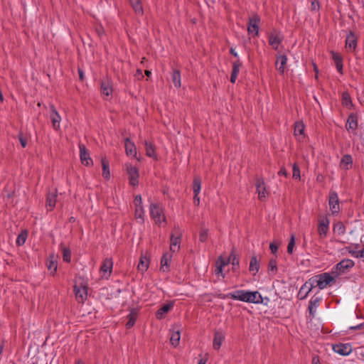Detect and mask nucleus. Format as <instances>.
<instances>
[{"instance_id": "f257e3e1", "label": "nucleus", "mask_w": 364, "mask_h": 364, "mask_svg": "<svg viewBox=\"0 0 364 364\" xmlns=\"http://www.w3.org/2000/svg\"><path fill=\"white\" fill-rule=\"evenodd\" d=\"M334 281V278L328 273H324L316 276L303 284V290H306V293H310L315 287H318L319 289H323L331 282Z\"/></svg>"}, {"instance_id": "f03ea898", "label": "nucleus", "mask_w": 364, "mask_h": 364, "mask_svg": "<svg viewBox=\"0 0 364 364\" xmlns=\"http://www.w3.org/2000/svg\"><path fill=\"white\" fill-rule=\"evenodd\" d=\"M149 210L151 216L154 220L156 224L159 225L162 222L166 221L165 216L163 213V210L157 204L151 203Z\"/></svg>"}, {"instance_id": "7ed1b4c3", "label": "nucleus", "mask_w": 364, "mask_h": 364, "mask_svg": "<svg viewBox=\"0 0 364 364\" xmlns=\"http://www.w3.org/2000/svg\"><path fill=\"white\" fill-rule=\"evenodd\" d=\"M284 36L281 31L273 30L268 35V43L274 50H277Z\"/></svg>"}, {"instance_id": "20e7f679", "label": "nucleus", "mask_w": 364, "mask_h": 364, "mask_svg": "<svg viewBox=\"0 0 364 364\" xmlns=\"http://www.w3.org/2000/svg\"><path fill=\"white\" fill-rule=\"evenodd\" d=\"M74 291L77 301L80 303H83L84 301L87 299V296L86 285L82 283H76L74 287Z\"/></svg>"}, {"instance_id": "39448f33", "label": "nucleus", "mask_w": 364, "mask_h": 364, "mask_svg": "<svg viewBox=\"0 0 364 364\" xmlns=\"http://www.w3.org/2000/svg\"><path fill=\"white\" fill-rule=\"evenodd\" d=\"M101 95L106 100L111 98L113 93L112 82L108 80H103L101 83Z\"/></svg>"}, {"instance_id": "423d86ee", "label": "nucleus", "mask_w": 364, "mask_h": 364, "mask_svg": "<svg viewBox=\"0 0 364 364\" xmlns=\"http://www.w3.org/2000/svg\"><path fill=\"white\" fill-rule=\"evenodd\" d=\"M328 203L332 214L338 213L340 209L339 200L338 194L335 191L330 193Z\"/></svg>"}, {"instance_id": "0eeeda50", "label": "nucleus", "mask_w": 364, "mask_h": 364, "mask_svg": "<svg viewBox=\"0 0 364 364\" xmlns=\"http://www.w3.org/2000/svg\"><path fill=\"white\" fill-rule=\"evenodd\" d=\"M127 174L129 175V183L133 186H137L139 178V173L137 168L132 165H127Z\"/></svg>"}, {"instance_id": "6e6552de", "label": "nucleus", "mask_w": 364, "mask_h": 364, "mask_svg": "<svg viewBox=\"0 0 364 364\" xmlns=\"http://www.w3.org/2000/svg\"><path fill=\"white\" fill-rule=\"evenodd\" d=\"M260 18L258 16L255 15L250 18L247 31L249 33H255L257 36L259 33V23Z\"/></svg>"}, {"instance_id": "1a4fd4ad", "label": "nucleus", "mask_w": 364, "mask_h": 364, "mask_svg": "<svg viewBox=\"0 0 364 364\" xmlns=\"http://www.w3.org/2000/svg\"><path fill=\"white\" fill-rule=\"evenodd\" d=\"M135 216L136 218L144 220V209L142 206V199L141 195H137L134 198Z\"/></svg>"}, {"instance_id": "9d476101", "label": "nucleus", "mask_w": 364, "mask_h": 364, "mask_svg": "<svg viewBox=\"0 0 364 364\" xmlns=\"http://www.w3.org/2000/svg\"><path fill=\"white\" fill-rule=\"evenodd\" d=\"M255 186H256V188H257V192L258 193L259 199L263 200V199L266 198V197L268 195V193L266 190V186H265L264 181L262 179L257 178L256 181Z\"/></svg>"}, {"instance_id": "9b49d317", "label": "nucleus", "mask_w": 364, "mask_h": 364, "mask_svg": "<svg viewBox=\"0 0 364 364\" xmlns=\"http://www.w3.org/2000/svg\"><path fill=\"white\" fill-rule=\"evenodd\" d=\"M333 349L334 352H336L340 355H347L350 354V352L352 351L351 346L348 343L336 344L333 346Z\"/></svg>"}, {"instance_id": "f8f14e48", "label": "nucleus", "mask_w": 364, "mask_h": 364, "mask_svg": "<svg viewBox=\"0 0 364 364\" xmlns=\"http://www.w3.org/2000/svg\"><path fill=\"white\" fill-rule=\"evenodd\" d=\"M79 148H80V160H81L82 163L86 166L90 165L92 162V161L91 158L90 157V154H89L84 144H80Z\"/></svg>"}, {"instance_id": "ddd939ff", "label": "nucleus", "mask_w": 364, "mask_h": 364, "mask_svg": "<svg viewBox=\"0 0 364 364\" xmlns=\"http://www.w3.org/2000/svg\"><path fill=\"white\" fill-rule=\"evenodd\" d=\"M329 220L327 218H323L319 221L318 231L321 237H325L328 230Z\"/></svg>"}, {"instance_id": "4468645a", "label": "nucleus", "mask_w": 364, "mask_h": 364, "mask_svg": "<svg viewBox=\"0 0 364 364\" xmlns=\"http://www.w3.org/2000/svg\"><path fill=\"white\" fill-rule=\"evenodd\" d=\"M113 262L112 260L109 258H106L100 267V272L103 274L102 277L107 278L106 276L108 274V276L110 274L112 270Z\"/></svg>"}, {"instance_id": "2eb2a0df", "label": "nucleus", "mask_w": 364, "mask_h": 364, "mask_svg": "<svg viewBox=\"0 0 364 364\" xmlns=\"http://www.w3.org/2000/svg\"><path fill=\"white\" fill-rule=\"evenodd\" d=\"M247 294H248V291H247L238 290V291H236L232 293H230V294H227L226 297L230 298V299H235V300H240V301L247 302Z\"/></svg>"}, {"instance_id": "dca6fc26", "label": "nucleus", "mask_w": 364, "mask_h": 364, "mask_svg": "<svg viewBox=\"0 0 364 364\" xmlns=\"http://www.w3.org/2000/svg\"><path fill=\"white\" fill-rule=\"evenodd\" d=\"M287 63V57L285 55H279L277 57L276 67L277 70L280 74H284L285 72L286 65Z\"/></svg>"}, {"instance_id": "f3484780", "label": "nucleus", "mask_w": 364, "mask_h": 364, "mask_svg": "<svg viewBox=\"0 0 364 364\" xmlns=\"http://www.w3.org/2000/svg\"><path fill=\"white\" fill-rule=\"evenodd\" d=\"M321 301V297H312L309 301V311L310 316L314 318L316 313V309Z\"/></svg>"}, {"instance_id": "a211bd4d", "label": "nucleus", "mask_w": 364, "mask_h": 364, "mask_svg": "<svg viewBox=\"0 0 364 364\" xmlns=\"http://www.w3.org/2000/svg\"><path fill=\"white\" fill-rule=\"evenodd\" d=\"M354 262L351 259H343L336 266V270L339 273H343L346 269L353 267Z\"/></svg>"}, {"instance_id": "6ab92c4d", "label": "nucleus", "mask_w": 364, "mask_h": 364, "mask_svg": "<svg viewBox=\"0 0 364 364\" xmlns=\"http://www.w3.org/2000/svg\"><path fill=\"white\" fill-rule=\"evenodd\" d=\"M170 242V250L172 252L178 251L180 250L181 235L174 236V235L172 234L171 235Z\"/></svg>"}, {"instance_id": "aec40b11", "label": "nucleus", "mask_w": 364, "mask_h": 364, "mask_svg": "<svg viewBox=\"0 0 364 364\" xmlns=\"http://www.w3.org/2000/svg\"><path fill=\"white\" fill-rule=\"evenodd\" d=\"M57 197V191L53 193L49 192L47 196L46 208L48 210H51L55 205Z\"/></svg>"}, {"instance_id": "412c9836", "label": "nucleus", "mask_w": 364, "mask_h": 364, "mask_svg": "<svg viewBox=\"0 0 364 364\" xmlns=\"http://www.w3.org/2000/svg\"><path fill=\"white\" fill-rule=\"evenodd\" d=\"M129 2L136 15L142 16L144 14L141 0H129Z\"/></svg>"}, {"instance_id": "4be33fe9", "label": "nucleus", "mask_w": 364, "mask_h": 364, "mask_svg": "<svg viewBox=\"0 0 364 364\" xmlns=\"http://www.w3.org/2000/svg\"><path fill=\"white\" fill-rule=\"evenodd\" d=\"M357 46V39L355 34L350 32L346 37V47L350 50H355Z\"/></svg>"}, {"instance_id": "5701e85b", "label": "nucleus", "mask_w": 364, "mask_h": 364, "mask_svg": "<svg viewBox=\"0 0 364 364\" xmlns=\"http://www.w3.org/2000/svg\"><path fill=\"white\" fill-rule=\"evenodd\" d=\"M125 150L128 156H135L136 154V148L135 144L130 141L129 138L125 139Z\"/></svg>"}, {"instance_id": "b1692460", "label": "nucleus", "mask_w": 364, "mask_h": 364, "mask_svg": "<svg viewBox=\"0 0 364 364\" xmlns=\"http://www.w3.org/2000/svg\"><path fill=\"white\" fill-rule=\"evenodd\" d=\"M247 302L259 304L262 303V296L259 294L258 291H248Z\"/></svg>"}, {"instance_id": "393cba45", "label": "nucleus", "mask_w": 364, "mask_h": 364, "mask_svg": "<svg viewBox=\"0 0 364 364\" xmlns=\"http://www.w3.org/2000/svg\"><path fill=\"white\" fill-rule=\"evenodd\" d=\"M331 55H332V58L336 64V67L338 72L340 73L341 74H342L343 73V58H342V57L339 54H338L333 51L331 52Z\"/></svg>"}, {"instance_id": "a878e982", "label": "nucleus", "mask_w": 364, "mask_h": 364, "mask_svg": "<svg viewBox=\"0 0 364 364\" xmlns=\"http://www.w3.org/2000/svg\"><path fill=\"white\" fill-rule=\"evenodd\" d=\"M224 338H225V336L223 335V333L219 332V331H216L215 333L213 344L214 349L218 350L220 348V346L222 345V342L224 340Z\"/></svg>"}, {"instance_id": "bb28decb", "label": "nucleus", "mask_w": 364, "mask_h": 364, "mask_svg": "<svg viewBox=\"0 0 364 364\" xmlns=\"http://www.w3.org/2000/svg\"><path fill=\"white\" fill-rule=\"evenodd\" d=\"M304 124L302 122H296L294 126V135L299 140L304 138Z\"/></svg>"}, {"instance_id": "cd10ccee", "label": "nucleus", "mask_w": 364, "mask_h": 364, "mask_svg": "<svg viewBox=\"0 0 364 364\" xmlns=\"http://www.w3.org/2000/svg\"><path fill=\"white\" fill-rule=\"evenodd\" d=\"M138 312L136 309H132L129 315L127 316L128 321L126 323L127 328H132L136 320Z\"/></svg>"}, {"instance_id": "c85d7f7f", "label": "nucleus", "mask_w": 364, "mask_h": 364, "mask_svg": "<svg viewBox=\"0 0 364 364\" xmlns=\"http://www.w3.org/2000/svg\"><path fill=\"white\" fill-rule=\"evenodd\" d=\"M171 259V255L169 253L164 254L161 260V270L163 272H166L168 270V264Z\"/></svg>"}, {"instance_id": "c756f323", "label": "nucleus", "mask_w": 364, "mask_h": 364, "mask_svg": "<svg viewBox=\"0 0 364 364\" xmlns=\"http://www.w3.org/2000/svg\"><path fill=\"white\" fill-rule=\"evenodd\" d=\"M358 126L357 115H349L347 119L346 129L348 130H355Z\"/></svg>"}, {"instance_id": "7c9ffc66", "label": "nucleus", "mask_w": 364, "mask_h": 364, "mask_svg": "<svg viewBox=\"0 0 364 364\" xmlns=\"http://www.w3.org/2000/svg\"><path fill=\"white\" fill-rule=\"evenodd\" d=\"M352 163H353V159H352L351 156L348 155V154H346L343 156V158L341 161L340 166L343 169L348 170V169H349Z\"/></svg>"}, {"instance_id": "2f4dec72", "label": "nucleus", "mask_w": 364, "mask_h": 364, "mask_svg": "<svg viewBox=\"0 0 364 364\" xmlns=\"http://www.w3.org/2000/svg\"><path fill=\"white\" fill-rule=\"evenodd\" d=\"M173 307L172 304H167L160 308L156 312V317L159 319H161L164 317L165 314L168 313Z\"/></svg>"}, {"instance_id": "473e14b6", "label": "nucleus", "mask_w": 364, "mask_h": 364, "mask_svg": "<svg viewBox=\"0 0 364 364\" xmlns=\"http://www.w3.org/2000/svg\"><path fill=\"white\" fill-rule=\"evenodd\" d=\"M181 333L179 329L173 330L171 332L170 342L173 347H176L179 344Z\"/></svg>"}, {"instance_id": "72a5a7b5", "label": "nucleus", "mask_w": 364, "mask_h": 364, "mask_svg": "<svg viewBox=\"0 0 364 364\" xmlns=\"http://www.w3.org/2000/svg\"><path fill=\"white\" fill-rule=\"evenodd\" d=\"M341 102L342 105L346 107L347 109H351L353 107V103L351 101V97L348 92H344L341 96Z\"/></svg>"}, {"instance_id": "f704fd0d", "label": "nucleus", "mask_w": 364, "mask_h": 364, "mask_svg": "<svg viewBox=\"0 0 364 364\" xmlns=\"http://www.w3.org/2000/svg\"><path fill=\"white\" fill-rule=\"evenodd\" d=\"M149 267V259L146 256H141L138 264V269L141 272H144Z\"/></svg>"}, {"instance_id": "c9c22d12", "label": "nucleus", "mask_w": 364, "mask_h": 364, "mask_svg": "<svg viewBox=\"0 0 364 364\" xmlns=\"http://www.w3.org/2000/svg\"><path fill=\"white\" fill-rule=\"evenodd\" d=\"M172 82L174 86L177 88L180 87L181 85V74L178 70H173L171 75Z\"/></svg>"}, {"instance_id": "e433bc0d", "label": "nucleus", "mask_w": 364, "mask_h": 364, "mask_svg": "<svg viewBox=\"0 0 364 364\" xmlns=\"http://www.w3.org/2000/svg\"><path fill=\"white\" fill-rule=\"evenodd\" d=\"M259 265L258 264L257 259L256 257H252L250 263V271L252 272L254 274L257 273L259 270Z\"/></svg>"}, {"instance_id": "4c0bfd02", "label": "nucleus", "mask_w": 364, "mask_h": 364, "mask_svg": "<svg viewBox=\"0 0 364 364\" xmlns=\"http://www.w3.org/2000/svg\"><path fill=\"white\" fill-rule=\"evenodd\" d=\"M200 188H201V180L200 178L196 177L194 178L193 186L194 195H198L200 191Z\"/></svg>"}, {"instance_id": "58836bf2", "label": "nucleus", "mask_w": 364, "mask_h": 364, "mask_svg": "<svg viewBox=\"0 0 364 364\" xmlns=\"http://www.w3.org/2000/svg\"><path fill=\"white\" fill-rule=\"evenodd\" d=\"M144 144H145V147H146V155L149 157H154L155 152H154V149L151 143L145 141Z\"/></svg>"}, {"instance_id": "ea45409f", "label": "nucleus", "mask_w": 364, "mask_h": 364, "mask_svg": "<svg viewBox=\"0 0 364 364\" xmlns=\"http://www.w3.org/2000/svg\"><path fill=\"white\" fill-rule=\"evenodd\" d=\"M102 176L105 178H109V164L105 161V159L102 160Z\"/></svg>"}, {"instance_id": "a19ab883", "label": "nucleus", "mask_w": 364, "mask_h": 364, "mask_svg": "<svg viewBox=\"0 0 364 364\" xmlns=\"http://www.w3.org/2000/svg\"><path fill=\"white\" fill-rule=\"evenodd\" d=\"M62 252H63V260L67 262H70V259H71V251L70 250V249H68V248H67L65 247L62 246Z\"/></svg>"}, {"instance_id": "79ce46f5", "label": "nucleus", "mask_w": 364, "mask_h": 364, "mask_svg": "<svg viewBox=\"0 0 364 364\" xmlns=\"http://www.w3.org/2000/svg\"><path fill=\"white\" fill-rule=\"evenodd\" d=\"M227 263L223 259L222 257L218 259L217 262V267L215 270L216 274H222L223 266L226 265Z\"/></svg>"}, {"instance_id": "37998d69", "label": "nucleus", "mask_w": 364, "mask_h": 364, "mask_svg": "<svg viewBox=\"0 0 364 364\" xmlns=\"http://www.w3.org/2000/svg\"><path fill=\"white\" fill-rule=\"evenodd\" d=\"M26 237H27V232L26 231L21 232V233L18 235V236L16 239V244L18 246L23 245L26 242Z\"/></svg>"}, {"instance_id": "c03bdc74", "label": "nucleus", "mask_w": 364, "mask_h": 364, "mask_svg": "<svg viewBox=\"0 0 364 364\" xmlns=\"http://www.w3.org/2000/svg\"><path fill=\"white\" fill-rule=\"evenodd\" d=\"M227 264L232 263L233 266H238L239 265V260L236 257L235 254L234 253V251L232 250L230 255L229 256L228 261L225 262Z\"/></svg>"}, {"instance_id": "a18cd8bd", "label": "nucleus", "mask_w": 364, "mask_h": 364, "mask_svg": "<svg viewBox=\"0 0 364 364\" xmlns=\"http://www.w3.org/2000/svg\"><path fill=\"white\" fill-rule=\"evenodd\" d=\"M295 246V236L294 235H291V238L289 240L288 246H287V252L289 255L293 253L294 247Z\"/></svg>"}, {"instance_id": "49530a36", "label": "nucleus", "mask_w": 364, "mask_h": 364, "mask_svg": "<svg viewBox=\"0 0 364 364\" xmlns=\"http://www.w3.org/2000/svg\"><path fill=\"white\" fill-rule=\"evenodd\" d=\"M47 266H48V269L49 270H52L53 269V273L56 272V270H57V263H56V261L55 260V258H54L53 256L50 257V260L48 262Z\"/></svg>"}, {"instance_id": "de8ad7c7", "label": "nucleus", "mask_w": 364, "mask_h": 364, "mask_svg": "<svg viewBox=\"0 0 364 364\" xmlns=\"http://www.w3.org/2000/svg\"><path fill=\"white\" fill-rule=\"evenodd\" d=\"M51 121L53 128L58 129L60 128V115H53Z\"/></svg>"}, {"instance_id": "09e8293b", "label": "nucleus", "mask_w": 364, "mask_h": 364, "mask_svg": "<svg viewBox=\"0 0 364 364\" xmlns=\"http://www.w3.org/2000/svg\"><path fill=\"white\" fill-rule=\"evenodd\" d=\"M242 66V63L240 60L235 61L232 63V73L238 75L240 73V68Z\"/></svg>"}, {"instance_id": "8fccbe9b", "label": "nucleus", "mask_w": 364, "mask_h": 364, "mask_svg": "<svg viewBox=\"0 0 364 364\" xmlns=\"http://www.w3.org/2000/svg\"><path fill=\"white\" fill-rule=\"evenodd\" d=\"M292 177L294 179H299L300 177H301L300 169H299V166L296 164H294L293 165V175H292Z\"/></svg>"}, {"instance_id": "3c124183", "label": "nucleus", "mask_w": 364, "mask_h": 364, "mask_svg": "<svg viewBox=\"0 0 364 364\" xmlns=\"http://www.w3.org/2000/svg\"><path fill=\"white\" fill-rule=\"evenodd\" d=\"M208 230L207 229L202 228L200 232V237L199 240L200 242H205L208 238Z\"/></svg>"}, {"instance_id": "603ef678", "label": "nucleus", "mask_w": 364, "mask_h": 364, "mask_svg": "<svg viewBox=\"0 0 364 364\" xmlns=\"http://www.w3.org/2000/svg\"><path fill=\"white\" fill-rule=\"evenodd\" d=\"M269 272H275L277 270V262L275 259H270L268 265Z\"/></svg>"}, {"instance_id": "864d4df0", "label": "nucleus", "mask_w": 364, "mask_h": 364, "mask_svg": "<svg viewBox=\"0 0 364 364\" xmlns=\"http://www.w3.org/2000/svg\"><path fill=\"white\" fill-rule=\"evenodd\" d=\"M302 289H303V286L301 287V289L299 291V294H298V296L300 299H306L309 294V293H306V290L302 291Z\"/></svg>"}, {"instance_id": "5fc2aeb1", "label": "nucleus", "mask_w": 364, "mask_h": 364, "mask_svg": "<svg viewBox=\"0 0 364 364\" xmlns=\"http://www.w3.org/2000/svg\"><path fill=\"white\" fill-rule=\"evenodd\" d=\"M335 229H337L339 234H343L345 232V228L342 223H339L335 226Z\"/></svg>"}, {"instance_id": "6e6d98bb", "label": "nucleus", "mask_w": 364, "mask_h": 364, "mask_svg": "<svg viewBox=\"0 0 364 364\" xmlns=\"http://www.w3.org/2000/svg\"><path fill=\"white\" fill-rule=\"evenodd\" d=\"M354 255L356 257H359V258L362 259L363 261L364 262V248L361 250L356 251L354 253Z\"/></svg>"}, {"instance_id": "4d7b16f0", "label": "nucleus", "mask_w": 364, "mask_h": 364, "mask_svg": "<svg viewBox=\"0 0 364 364\" xmlns=\"http://www.w3.org/2000/svg\"><path fill=\"white\" fill-rule=\"evenodd\" d=\"M269 248L273 254H275L278 250V245L274 242L270 243Z\"/></svg>"}, {"instance_id": "13d9d810", "label": "nucleus", "mask_w": 364, "mask_h": 364, "mask_svg": "<svg viewBox=\"0 0 364 364\" xmlns=\"http://www.w3.org/2000/svg\"><path fill=\"white\" fill-rule=\"evenodd\" d=\"M19 141L22 146V147H25L26 145V140L24 139V137L22 136V134L19 135Z\"/></svg>"}, {"instance_id": "bf43d9fd", "label": "nucleus", "mask_w": 364, "mask_h": 364, "mask_svg": "<svg viewBox=\"0 0 364 364\" xmlns=\"http://www.w3.org/2000/svg\"><path fill=\"white\" fill-rule=\"evenodd\" d=\"M193 203H194L195 205H199V204H200V198L198 197V195H194Z\"/></svg>"}, {"instance_id": "052dcab7", "label": "nucleus", "mask_w": 364, "mask_h": 364, "mask_svg": "<svg viewBox=\"0 0 364 364\" xmlns=\"http://www.w3.org/2000/svg\"><path fill=\"white\" fill-rule=\"evenodd\" d=\"M279 175H283L284 176H287V170L285 169V168L284 167H282L280 171H279L278 173Z\"/></svg>"}, {"instance_id": "680f3d73", "label": "nucleus", "mask_w": 364, "mask_h": 364, "mask_svg": "<svg viewBox=\"0 0 364 364\" xmlns=\"http://www.w3.org/2000/svg\"><path fill=\"white\" fill-rule=\"evenodd\" d=\"M237 75H236V74H233V73H231V76H230V82L232 83H235L236 80H237Z\"/></svg>"}, {"instance_id": "e2e57ef3", "label": "nucleus", "mask_w": 364, "mask_h": 364, "mask_svg": "<svg viewBox=\"0 0 364 364\" xmlns=\"http://www.w3.org/2000/svg\"><path fill=\"white\" fill-rule=\"evenodd\" d=\"M230 52L232 55H234L236 58H238V54L234 48H231Z\"/></svg>"}, {"instance_id": "0e129e2a", "label": "nucleus", "mask_w": 364, "mask_h": 364, "mask_svg": "<svg viewBox=\"0 0 364 364\" xmlns=\"http://www.w3.org/2000/svg\"><path fill=\"white\" fill-rule=\"evenodd\" d=\"M364 326V323L359 324L356 326L350 327V329H361Z\"/></svg>"}, {"instance_id": "69168bd1", "label": "nucleus", "mask_w": 364, "mask_h": 364, "mask_svg": "<svg viewBox=\"0 0 364 364\" xmlns=\"http://www.w3.org/2000/svg\"><path fill=\"white\" fill-rule=\"evenodd\" d=\"M79 76H80V80H83L84 73L81 70H79Z\"/></svg>"}, {"instance_id": "338daca9", "label": "nucleus", "mask_w": 364, "mask_h": 364, "mask_svg": "<svg viewBox=\"0 0 364 364\" xmlns=\"http://www.w3.org/2000/svg\"><path fill=\"white\" fill-rule=\"evenodd\" d=\"M311 5H312L313 9H316L317 3H316L315 1H313Z\"/></svg>"}, {"instance_id": "774afa93", "label": "nucleus", "mask_w": 364, "mask_h": 364, "mask_svg": "<svg viewBox=\"0 0 364 364\" xmlns=\"http://www.w3.org/2000/svg\"><path fill=\"white\" fill-rule=\"evenodd\" d=\"M198 364H205V360L200 359Z\"/></svg>"}]
</instances>
